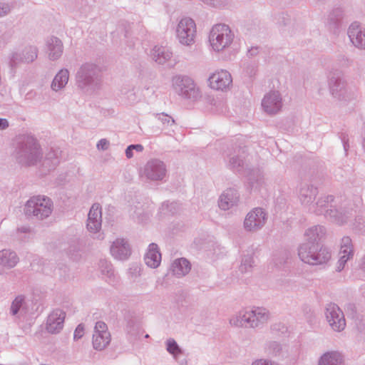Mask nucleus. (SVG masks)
<instances>
[{
    "label": "nucleus",
    "mask_w": 365,
    "mask_h": 365,
    "mask_svg": "<svg viewBox=\"0 0 365 365\" xmlns=\"http://www.w3.org/2000/svg\"><path fill=\"white\" fill-rule=\"evenodd\" d=\"M16 156L19 162L26 165H34L41 162L39 173L46 175L54 170L59 163L61 150L51 148L42 159V151L36 138L30 133L19 135L16 137Z\"/></svg>",
    "instance_id": "1"
},
{
    "label": "nucleus",
    "mask_w": 365,
    "mask_h": 365,
    "mask_svg": "<svg viewBox=\"0 0 365 365\" xmlns=\"http://www.w3.org/2000/svg\"><path fill=\"white\" fill-rule=\"evenodd\" d=\"M334 199L332 195L321 196L314 202L309 212L317 215H323L327 219L340 225L346 224L354 217L353 210L347 209L345 206L339 209L332 208L331 203Z\"/></svg>",
    "instance_id": "2"
},
{
    "label": "nucleus",
    "mask_w": 365,
    "mask_h": 365,
    "mask_svg": "<svg viewBox=\"0 0 365 365\" xmlns=\"http://www.w3.org/2000/svg\"><path fill=\"white\" fill-rule=\"evenodd\" d=\"M269 318V311L261 307L241 310L230 319V324L235 327L261 328Z\"/></svg>",
    "instance_id": "3"
},
{
    "label": "nucleus",
    "mask_w": 365,
    "mask_h": 365,
    "mask_svg": "<svg viewBox=\"0 0 365 365\" xmlns=\"http://www.w3.org/2000/svg\"><path fill=\"white\" fill-rule=\"evenodd\" d=\"M101 70L99 66L92 62H86L81 65L76 74V86L86 93H92L99 88L101 85Z\"/></svg>",
    "instance_id": "4"
},
{
    "label": "nucleus",
    "mask_w": 365,
    "mask_h": 365,
    "mask_svg": "<svg viewBox=\"0 0 365 365\" xmlns=\"http://www.w3.org/2000/svg\"><path fill=\"white\" fill-rule=\"evenodd\" d=\"M299 259L309 265H322L331 259V252L318 243L304 242L298 248Z\"/></svg>",
    "instance_id": "5"
},
{
    "label": "nucleus",
    "mask_w": 365,
    "mask_h": 365,
    "mask_svg": "<svg viewBox=\"0 0 365 365\" xmlns=\"http://www.w3.org/2000/svg\"><path fill=\"white\" fill-rule=\"evenodd\" d=\"M208 38L212 50L220 53L231 46L235 39V34L229 26L217 24L210 29Z\"/></svg>",
    "instance_id": "6"
},
{
    "label": "nucleus",
    "mask_w": 365,
    "mask_h": 365,
    "mask_svg": "<svg viewBox=\"0 0 365 365\" xmlns=\"http://www.w3.org/2000/svg\"><path fill=\"white\" fill-rule=\"evenodd\" d=\"M53 208V202L49 197L44 195H36L31 197L26 202L24 212L28 216H34L37 219L43 220L50 216Z\"/></svg>",
    "instance_id": "7"
},
{
    "label": "nucleus",
    "mask_w": 365,
    "mask_h": 365,
    "mask_svg": "<svg viewBox=\"0 0 365 365\" xmlns=\"http://www.w3.org/2000/svg\"><path fill=\"white\" fill-rule=\"evenodd\" d=\"M139 178L145 182H162L167 175V167L159 159H150L139 169Z\"/></svg>",
    "instance_id": "8"
},
{
    "label": "nucleus",
    "mask_w": 365,
    "mask_h": 365,
    "mask_svg": "<svg viewBox=\"0 0 365 365\" xmlns=\"http://www.w3.org/2000/svg\"><path fill=\"white\" fill-rule=\"evenodd\" d=\"M172 86L183 98L197 101L201 98V91L192 78L187 76L177 75L172 78Z\"/></svg>",
    "instance_id": "9"
},
{
    "label": "nucleus",
    "mask_w": 365,
    "mask_h": 365,
    "mask_svg": "<svg viewBox=\"0 0 365 365\" xmlns=\"http://www.w3.org/2000/svg\"><path fill=\"white\" fill-rule=\"evenodd\" d=\"M175 37L178 43L187 47L195 43L197 38V26L195 21L190 17H183L178 23L175 28Z\"/></svg>",
    "instance_id": "10"
},
{
    "label": "nucleus",
    "mask_w": 365,
    "mask_h": 365,
    "mask_svg": "<svg viewBox=\"0 0 365 365\" xmlns=\"http://www.w3.org/2000/svg\"><path fill=\"white\" fill-rule=\"evenodd\" d=\"M283 106V98L278 91H271L267 93L261 102L262 110L269 115H274L280 113Z\"/></svg>",
    "instance_id": "11"
},
{
    "label": "nucleus",
    "mask_w": 365,
    "mask_h": 365,
    "mask_svg": "<svg viewBox=\"0 0 365 365\" xmlns=\"http://www.w3.org/2000/svg\"><path fill=\"white\" fill-rule=\"evenodd\" d=\"M267 220V212L262 207H255L247 214L244 228L249 232L258 231L264 226Z\"/></svg>",
    "instance_id": "12"
},
{
    "label": "nucleus",
    "mask_w": 365,
    "mask_h": 365,
    "mask_svg": "<svg viewBox=\"0 0 365 365\" xmlns=\"http://www.w3.org/2000/svg\"><path fill=\"white\" fill-rule=\"evenodd\" d=\"M110 340L111 336L107 324L102 321L97 322L94 327L92 339L93 349L97 351H102L109 345Z\"/></svg>",
    "instance_id": "13"
},
{
    "label": "nucleus",
    "mask_w": 365,
    "mask_h": 365,
    "mask_svg": "<svg viewBox=\"0 0 365 365\" xmlns=\"http://www.w3.org/2000/svg\"><path fill=\"white\" fill-rule=\"evenodd\" d=\"M208 82L211 88L225 91L232 86V77L227 70H217L211 73Z\"/></svg>",
    "instance_id": "14"
},
{
    "label": "nucleus",
    "mask_w": 365,
    "mask_h": 365,
    "mask_svg": "<svg viewBox=\"0 0 365 365\" xmlns=\"http://www.w3.org/2000/svg\"><path fill=\"white\" fill-rule=\"evenodd\" d=\"M325 317L333 330L341 331L345 328L344 314L336 304L330 303L327 305Z\"/></svg>",
    "instance_id": "15"
},
{
    "label": "nucleus",
    "mask_w": 365,
    "mask_h": 365,
    "mask_svg": "<svg viewBox=\"0 0 365 365\" xmlns=\"http://www.w3.org/2000/svg\"><path fill=\"white\" fill-rule=\"evenodd\" d=\"M38 56V48L34 46H27L21 51H15L10 55L11 66H16L19 63H29L36 59Z\"/></svg>",
    "instance_id": "16"
},
{
    "label": "nucleus",
    "mask_w": 365,
    "mask_h": 365,
    "mask_svg": "<svg viewBox=\"0 0 365 365\" xmlns=\"http://www.w3.org/2000/svg\"><path fill=\"white\" fill-rule=\"evenodd\" d=\"M354 255V246L349 237H344L341 239L340 250L339 252V260L336 264V270L342 271L349 260L353 258Z\"/></svg>",
    "instance_id": "17"
},
{
    "label": "nucleus",
    "mask_w": 365,
    "mask_h": 365,
    "mask_svg": "<svg viewBox=\"0 0 365 365\" xmlns=\"http://www.w3.org/2000/svg\"><path fill=\"white\" fill-rule=\"evenodd\" d=\"M348 37L352 45L360 50H365V27L360 23H351L347 29Z\"/></svg>",
    "instance_id": "18"
},
{
    "label": "nucleus",
    "mask_w": 365,
    "mask_h": 365,
    "mask_svg": "<svg viewBox=\"0 0 365 365\" xmlns=\"http://www.w3.org/2000/svg\"><path fill=\"white\" fill-rule=\"evenodd\" d=\"M329 87L331 96L339 100H346L351 94L346 82L340 76H332L329 79Z\"/></svg>",
    "instance_id": "19"
},
{
    "label": "nucleus",
    "mask_w": 365,
    "mask_h": 365,
    "mask_svg": "<svg viewBox=\"0 0 365 365\" xmlns=\"http://www.w3.org/2000/svg\"><path fill=\"white\" fill-rule=\"evenodd\" d=\"M317 194V187L309 184H302L298 191V199L300 203L309 212Z\"/></svg>",
    "instance_id": "20"
},
{
    "label": "nucleus",
    "mask_w": 365,
    "mask_h": 365,
    "mask_svg": "<svg viewBox=\"0 0 365 365\" xmlns=\"http://www.w3.org/2000/svg\"><path fill=\"white\" fill-rule=\"evenodd\" d=\"M66 313L59 309L52 311L47 317L46 329L50 334H57L63 327Z\"/></svg>",
    "instance_id": "21"
},
{
    "label": "nucleus",
    "mask_w": 365,
    "mask_h": 365,
    "mask_svg": "<svg viewBox=\"0 0 365 365\" xmlns=\"http://www.w3.org/2000/svg\"><path fill=\"white\" fill-rule=\"evenodd\" d=\"M110 251L111 255L118 260H125L131 254L130 245L123 238H118L113 241Z\"/></svg>",
    "instance_id": "22"
},
{
    "label": "nucleus",
    "mask_w": 365,
    "mask_h": 365,
    "mask_svg": "<svg viewBox=\"0 0 365 365\" xmlns=\"http://www.w3.org/2000/svg\"><path fill=\"white\" fill-rule=\"evenodd\" d=\"M240 200V194L234 188H227L220 195L218 200V206L222 210H228L237 205Z\"/></svg>",
    "instance_id": "23"
},
{
    "label": "nucleus",
    "mask_w": 365,
    "mask_h": 365,
    "mask_svg": "<svg viewBox=\"0 0 365 365\" xmlns=\"http://www.w3.org/2000/svg\"><path fill=\"white\" fill-rule=\"evenodd\" d=\"M19 262V257L14 251L4 249L0 251V274L12 269Z\"/></svg>",
    "instance_id": "24"
},
{
    "label": "nucleus",
    "mask_w": 365,
    "mask_h": 365,
    "mask_svg": "<svg viewBox=\"0 0 365 365\" xmlns=\"http://www.w3.org/2000/svg\"><path fill=\"white\" fill-rule=\"evenodd\" d=\"M11 315L21 319L24 317L28 313V306L26 298L24 295H18L12 301L10 307Z\"/></svg>",
    "instance_id": "25"
},
{
    "label": "nucleus",
    "mask_w": 365,
    "mask_h": 365,
    "mask_svg": "<svg viewBox=\"0 0 365 365\" xmlns=\"http://www.w3.org/2000/svg\"><path fill=\"white\" fill-rule=\"evenodd\" d=\"M48 58L51 61L58 59L63 53L62 41L57 37L51 36L46 41Z\"/></svg>",
    "instance_id": "26"
},
{
    "label": "nucleus",
    "mask_w": 365,
    "mask_h": 365,
    "mask_svg": "<svg viewBox=\"0 0 365 365\" xmlns=\"http://www.w3.org/2000/svg\"><path fill=\"white\" fill-rule=\"evenodd\" d=\"M144 259L145 264L151 268H156L160 265L161 255L156 244L152 243L149 245Z\"/></svg>",
    "instance_id": "27"
},
{
    "label": "nucleus",
    "mask_w": 365,
    "mask_h": 365,
    "mask_svg": "<svg viewBox=\"0 0 365 365\" xmlns=\"http://www.w3.org/2000/svg\"><path fill=\"white\" fill-rule=\"evenodd\" d=\"M153 60L158 64H164L173 56L170 48L163 46H155L150 53Z\"/></svg>",
    "instance_id": "28"
},
{
    "label": "nucleus",
    "mask_w": 365,
    "mask_h": 365,
    "mask_svg": "<svg viewBox=\"0 0 365 365\" xmlns=\"http://www.w3.org/2000/svg\"><path fill=\"white\" fill-rule=\"evenodd\" d=\"M69 79V71L66 68L61 69L54 76L51 88L53 91L58 92L66 88Z\"/></svg>",
    "instance_id": "29"
},
{
    "label": "nucleus",
    "mask_w": 365,
    "mask_h": 365,
    "mask_svg": "<svg viewBox=\"0 0 365 365\" xmlns=\"http://www.w3.org/2000/svg\"><path fill=\"white\" fill-rule=\"evenodd\" d=\"M191 269L190 262L185 258H179L173 261L171 271L177 277H182L189 273Z\"/></svg>",
    "instance_id": "30"
},
{
    "label": "nucleus",
    "mask_w": 365,
    "mask_h": 365,
    "mask_svg": "<svg viewBox=\"0 0 365 365\" xmlns=\"http://www.w3.org/2000/svg\"><path fill=\"white\" fill-rule=\"evenodd\" d=\"M342 354L337 351H331L324 353L319 359L318 365H343Z\"/></svg>",
    "instance_id": "31"
},
{
    "label": "nucleus",
    "mask_w": 365,
    "mask_h": 365,
    "mask_svg": "<svg viewBox=\"0 0 365 365\" xmlns=\"http://www.w3.org/2000/svg\"><path fill=\"white\" fill-rule=\"evenodd\" d=\"M247 180L251 190H259L264 183L262 173L259 169L250 170L247 175Z\"/></svg>",
    "instance_id": "32"
},
{
    "label": "nucleus",
    "mask_w": 365,
    "mask_h": 365,
    "mask_svg": "<svg viewBox=\"0 0 365 365\" xmlns=\"http://www.w3.org/2000/svg\"><path fill=\"white\" fill-rule=\"evenodd\" d=\"M344 17V10L340 7L334 8L327 16V24L330 29H338Z\"/></svg>",
    "instance_id": "33"
},
{
    "label": "nucleus",
    "mask_w": 365,
    "mask_h": 365,
    "mask_svg": "<svg viewBox=\"0 0 365 365\" xmlns=\"http://www.w3.org/2000/svg\"><path fill=\"white\" fill-rule=\"evenodd\" d=\"M241 153L244 154L245 151L241 148H239L237 150H235L233 153L227 154L229 158L227 165L230 168L235 169L237 171H241L244 169L245 161L240 155Z\"/></svg>",
    "instance_id": "34"
},
{
    "label": "nucleus",
    "mask_w": 365,
    "mask_h": 365,
    "mask_svg": "<svg viewBox=\"0 0 365 365\" xmlns=\"http://www.w3.org/2000/svg\"><path fill=\"white\" fill-rule=\"evenodd\" d=\"M326 233L324 227L322 225H314L308 228L304 232V237L307 242L310 243H318L317 241L320 240Z\"/></svg>",
    "instance_id": "35"
},
{
    "label": "nucleus",
    "mask_w": 365,
    "mask_h": 365,
    "mask_svg": "<svg viewBox=\"0 0 365 365\" xmlns=\"http://www.w3.org/2000/svg\"><path fill=\"white\" fill-rule=\"evenodd\" d=\"M101 274L105 276L107 282L110 284H114L118 282V277L114 273L111 263L106 259H101L98 264Z\"/></svg>",
    "instance_id": "36"
},
{
    "label": "nucleus",
    "mask_w": 365,
    "mask_h": 365,
    "mask_svg": "<svg viewBox=\"0 0 365 365\" xmlns=\"http://www.w3.org/2000/svg\"><path fill=\"white\" fill-rule=\"evenodd\" d=\"M266 351L272 356H280L283 351V346L278 341H269L265 345Z\"/></svg>",
    "instance_id": "37"
},
{
    "label": "nucleus",
    "mask_w": 365,
    "mask_h": 365,
    "mask_svg": "<svg viewBox=\"0 0 365 365\" xmlns=\"http://www.w3.org/2000/svg\"><path fill=\"white\" fill-rule=\"evenodd\" d=\"M167 351L174 357L182 354V350L176 341L173 338H169L165 341Z\"/></svg>",
    "instance_id": "38"
},
{
    "label": "nucleus",
    "mask_w": 365,
    "mask_h": 365,
    "mask_svg": "<svg viewBox=\"0 0 365 365\" xmlns=\"http://www.w3.org/2000/svg\"><path fill=\"white\" fill-rule=\"evenodd\" d=\"M179 210V204L176 202H165L162 204L160 210L163 215H174Z\"/></svg>",
    "instance_id": "39"
},
{
    "label": "nucleus",
    "mask_w": 365,
    "mask_h": 365,
    "mask_svg": "<svg viewBox=\"0 0 365 365\" xmlns=\"http://www.w3.org/2000/svg\"><path fill=\"white\" fill-rule=\"evenodd\" d=\"M253 263L254 260L251 255H244L240 266V272L242 273L249 272L252 267Z\"/></svg>",
    "instance_id": "40"
},
{
    "label": "nucleus",
    "mask_w": 365,
    "mask_h": 365,
    "mask_svg": "<svg viewBox=\"0 0 365 365\" xmlns=\"http://www.w3.org/2000/svg\"><path fill=\"white\" fill-rule=\"evenodd\" d=\"M355 274L359 277H364L365 275V255L356 262L353 268Z\"/></svg>",
    "instance_id": "41"
},
{
    "label": "nucleus",
    "mask_w": 365,
    "mask_h": 365,
    "mask_svg": "<svg viewBox=\"0 0 365 365\" xmlns=\"http://www.w3.org/2000/svg\"><path fill=\"white\" fill-rule=\"evenodd\" d=\"M88 218L94 219L96 223L97 220H102L101 207L100 204L95 203L92 205L88 212Z\"/></svg>",
    "instance_id": "42"
},
{
    "label": "nucleus",
    "mask_w": 365,
    "mask_h": 365,
    "mask_svg": "<svg viewBox=\"0 0 365 365\" xmlns=\"http://www.w3.org/2000/svg\"><path fill=\"white\" fill-rule=\"evenodd\" d=\"M155 118L165 126L168 127L175 123V120L168 114L164 113H156Z\"/></svg>",
    "instance_id": "43"
},
{
    "label": "nucleus",
    "mask_w": 365,
    "mask_h": 365,
    "mask_svg": "<svg viewBox=\"0 0 365 365\" xmlns=\"http://www.w3.org/2000/svg\"><path fill=\"white\" fill-rule=\"evenodd\" d=\"M101 223L102 220H97V222L96 223V221L94 219H90L88 218L87 220V229L89 232L96 233L98 232L101 228Z\"/></svg>",
    "instance_id": "44"
},
{
    "label": "nucleus",
    "mask_w": 365,
    "mask_h": 365,
    "mask_svg": "<svg viewBox=\"0 0 365 365\" xmlns=\"http://www.w3.org/2000/svg\"><path fill=\"white\" fill-rule=\"evenodd\" d=\"M13 9V6L9 2H0V18L9 15Z\"/></svg>",
    "instance_id": "45"
},
{
    "label": "nucleus",
    "mask_w": 365,
    "mask_h": 365,
    "mask_svg": "<svg viewBox=\"0 0 365 365\" xmlns=\"http://www.w3.org/2000/svg\"><path fill=\"white\" fill-rule=\"evenodd\" d=\"M129 213L133 218L139 219L143 214L142 205L140 203L134 206H130Z\"/></svg>",
    "instance_id": "46"
},
{
    "label": "nucleus",
    "mask_w": 365,
    "mask_h": 365,
    "mask_svg": "<svg viewBox=\"0 0 365 365\" xmlns=\"http://www.w3.org/2000/svg\"><path fill=\"white\" fill-rule=\"evenodd\" d=\"M30 232V228L27 226L18 227L16 230V237L21 241H25L27 239L26 235Z\"/></svg>",
    "instance_id": "47"
},
{
    "label": "nucleus",
    "mask_w": 365,
    "mask_h": 365,
    "mask_svg": "<svg viewBox=\"0 0 365 365\" xmlns=\"http://www.w3.org/2000/svg\"><path fill=\"white\" fill-rule=\"evenodd\" d=\"M84 334V327L83 324H80L77 326L74 331L73 334V339L78 340L83 337Z\"/></svg>",
    "instance_id": "48"
},
{
    "label": "nucleus",
    "mask_w": 365,
    "mask_h": 365,
    "mask_svg": "<svg viewBox=\"0 0 365 365\" xmlns=\"http://www.w3.org/2000/svg\"><path fill=\"white\" fill-rule=\"evenodd\" d=\"M109 142L105 138L101 139L97 143V148L101 150H106L108 148Z\"/></svg>",
    "instance_id": "49"
},
{
    "label": "nucleus",
    "mask_w": 365,
    "mask_h": 365,
    "mask_svg": "<svg viewBox=\"0 0 365 365\" xmlns=\"http://www.w3.org/2000/svg\"><path fill=\"white\" fill-rule=\"evenodd\" d=\"M252 365H278L275 362H272L266 359H258L255 361Z\"/></svg>",
    "instance_id": "50"
},
{
    "label": "nucleus",
    "mask_w": 365,
    "mask_h": 365,
    "mask_svg": "<svg viewBox=\"0 0 365 365\" xmlns=\"http://www.w3.org/2000/svg\"><path fill=\"white\" fill-rule=\"evenodd\" d=\"M339 61H340V63L342 66L346 67V66H349L350 61L347 57H346L344 56H340Z\"/></svg>",
    "instance_id": "51"
},
{
    "label": "nucleus",
    "mask_w": 365,
    "mask_h": 365,
    "mask_svg": "<svg viewBox=\"0 0 365 365\" xmlns=\"http://www.w3.org/2000/svg\"><path fill=\"white\" fill-rule=\"evenodd\" d=\"M9 125V122L6 118H0V130H5Z\"/></svg>",
    "instance_id": "52"
},
{
    "label": "nucleus",
    "mask_w": 365,
    "mask_h": 365,
    "mask_svg": "<svg viewBox=\"0 0 365 365\" xmlns=\"http://www.w3.org/2000/svg\"><path fill=\"white\" fill-rule=\"evenodd\" d=\"M130 148L137 152H142L144 149L143 146L140 144H133L130 145Z\"/></svg>",
    "instance_id": "53"
},
{
    "label": "nucleus",
    "mask_w": 365,
    "mask_h": 365,
    "mask_svg": "<svg viewBox=\"0 0 365 365\" xmlns=\"http://www.w3.org/2000/svg\"><path fill=\"white\" fill-rule=\"evenodd\" d=\"M341 141L343 143L344 151L346 153L349 148V145L348 143V139H346L345 136H343L341 138Z\"/></svg>",
    "instance_id": "54"
},
{
    "label": "nucleus",
    "mask_w": 365,
    "mask_h": 365,
    "mask_svg": "<svg viewBox=\"0 0 365 365\" xmlns=\"http://www.w3.org/2000/svg\"><path fill=\"white\" fill-rule=\"evenodd\" d=\"M125 155L129 159L133 157V150L130 148V145L125 149Z\"/></svg>",
    "instance_id": "55"
},
{
    "label": "nucleus",
    "mask_w": 365,
    "mask_h": 365,
    "mask_svg": "<svg viewBox=\"0 0 365 365\" xmlns=\"http://www.w3.org/2000/svg\"><path fill=\"white\" fill-rule=\"evenodd\" d=\"M140 268L138 266H135L130 269V271L133 270V274L138 275L140 272Z\"/></svg>",
    "instance_id": "56"
},
{
    "label": "nucleus",
    "mask_w": 365,
    "mask_h": 365,
    "mask_svg": "<svg viewBox=\"0 0 365 365\" xmlns=\"http://www.w3.org/2000/svg\"><path fill=\"white\" fill-rule=\"evenodd\" d=\"M249 68H247V74L250 76H252V75H255V68L253 66H251V71H249Z\"/></svg>",
    "instance_id": "57"
},
{
    "label": "nucleus",
    "mask_w": 365,
    "mask_h": 365,
    "mask_svg": "<svg viewBox=\"0 0 365 365\" xmlns=\"http://www.w3.org/2000/svg\"><path fill=\"white\" fill-rule=\"evenodd\" d=\"M257 48H252L248 51V53H250V55L254 56L257 53Z\"/></svg>",
    "instance_id": "58"
},
{
    "label": "nucleus",
    "mask_w": 365,
    "mask_h": 365,
    "mask_svg": "<svg viewBox=\"0 0 365 365\" xmlns=\"http://www.w3.org/2000/svg\"><path fill=\"white\" fill-rule=\"evenodd\" d=\"M148 337H149V335H148V334H146V335H145V338H148Z\"/></svg>",
    "instance_id": "59"
}]
</instances>
